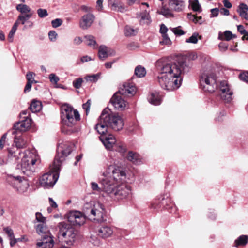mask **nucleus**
Returning a JSON list of instances; mask_svg holds the SVG:
<instances>
[{
  "mask_svg": "<svg viewBox=\"0 0 248 248\" xmlns=\"http://www.w3.org/2000/svg\"><path fill=\"white\" fill-rule=\"evenodd\" d=\"M96 235H97L96 234L95 235L92 234L90 237V241L94 246H98L100 244V240Z\"/></svg>",
  "mask_w": 248,
  "mask_h": 248,
  "instance_id": "a18cd8bd",
  "label": "nucleus"
},
{
  "mask_svg": "<svg viewBox=\"0 0 248 248\" xmlns=\"http://www.w3.org/2000/svg\"><path fill=\"white\" fill-rule=\"evenodd\" d=\"M187 18L190 20L192 21L193 22L195 23H202V18L201 16L197 17L195 15L191 14V13H188L187 14Z\"/></svg>",
  "mask_w": 248,
  "mask_h": 248,
  "instance_id": "79ce46f5",
  "label": "nucleus"
},
{
  "mask_svg": "<svg viewBox=\"0 0 248 248\" xmlns=\"http://www.w3.org/2000/svg\"><path fill=\"white\" fill-rule=\"evenodd\" d=\"M235 37V35L232 34V32H219L218 35V39L222 40L229 41Z\"/></svg>",
  "mask_w": 248,
  "mask_h": 248,
  "instance_id": "7c9ffc66",
  "label": "nucleus"
},
{
  "mask_svg": "<svg viewBox=\"0 0 248 248\" xmlns=\"http://www.w3.org/2000/svg\"><path fill=\"white\" fill-rule=\"evenodd\" d=\"M96 9L101 11L103 10V0H97L96 1Z\"/></svg>",
  "mask_w": 248,
  "mask_h": 248,
  "instance_id": "052dcab7",
  "label": "nucleus"
},
{
  "mask_svg": "<svg viewBox=\"0 0 248 248\" xmlns=\"http://www.w3.org/2000/svg\"><path fill=\"white\" fill-rule=\"evenodd\" d=\"M219 89L220 91V95L222 100L225 102H230L232 98L233 92L231 89L230 85L226 80L220 82Z\"/></svg>",
  "mask_w": 248,
  "mask_h": 248,
  "instance_id": "ddd939ff",
  "label": "nucleus"
},
{
  "mask_svg": "<svg viewBox=\"0 0 248 248\" xmlns=\"http://www.w3.org/2000/svg\"><path fill=\"white\" fill-rule=\"evenodd\" d=\"M59 237H62L64 241L71 245L75 241L77 232L75 229L67 224H62L60 227Z\"/></svg>",
  "mask_w": 248,
  "mask_h": 248,
  "instance_id": "9b49d317",
  "label": "nucleus"
},
{
  "mask_svg": "<svg viewBox=\"0 0 248 248\" xmlns=\"http://www.w3.org/2000/svg\"><path fill=\"white\" fill-rule=\"evenodd\" d=\"M160 14L167 17H170L172 16L171 11L168 9H163L160 12Z\"/></svg>",
  "mask_w": 248,
  "mask_h": 248,
  "instance_id": "864d4df0",
  "label": "nucleus"
},
{
  "mask_svg": "<svg viewBox=\"0 0 248 248\" xmlns=\"http://www.w3.org/2000/svg\"><path fill=\"white\" fill-rule=\"evenodd\" d=\"M35 229L37 233L41 235V237L45 236L46 234H51L46 223L38 224L36 226Z\"/></svg>",
  "mask_w": 248,
  "mask_h": 248,
  "instance_id": "393cba45",
  "label": "nucleus"
},
{
  "mask_svg": "<svg viewBox=\"0 0 248 248\" xmlns=\"http://www.w3.org/2000/svg\"><path fill=\"white\" fill-rule=\"evenodd\" d=\"M10 240V245L11 247H14L15 244L17 242V238H15V236L9 239Z\"/></svg>",
  "mask_w": 248,
  "mask_h": 248,
  "instance_id": "69168bd1",
  "label": "nucleus"
},
{
  "mask_svg": "<svg viewBox=\"0 0 248 248\" xmlns=\"http://www.w3.org/2000/svg\"><path fill=\"white\" fill-rule=\"evenodd\" d=\"M49 78L50 82L54 84H57L60 80L59 78L53 73L49 75Z\"/></svg>",
  "mask_w": 248,
  "mask_h": 248,
  "instance_id": "3c124183",
  "label": "nucleus"
},
{
  "mask_svg": "<svg viewBox=\"0 0 248 248\" xmlns=\"http://www.w3.org/2000/svg\"><path fill=\"white\" fill-rule=\"evenodd\" d=\"M67 219L73 225L81 226L85 222V215L78 211H71L67 215Z\"/></svg>",
  "mask_w": 248,
  "mask_h": 248,
  "instance_id": "4468645a",
  "label": "nucleus"
},
{
  "mask_svg": "<svg viewBox=\"0 0 248 248\" xmlns=\"http://www.w3.org/2000/svg\"><path fill=\"white\" fill-rule=\"evenodd\" d=\"M115 51L106 46L101 45L98 48V55L100 59L104 60L110 56H114Z\"/></svg>",
  "mask_w": 248,
  "mask_h": 248,
  "instance_id": "4be33fe9",
  "label": "nucleus"
},
{
  "mask_svg": "<svg viewBox=\"0 0 248 248\" xmlns=\"http://www.w3.org/2000/svg\"><path fill=\"white\" fill-rule=\"evenodd\" d=\"M239 78L241 80L245 82H248V72L244 71L241 73L239 75Z\"/></svg>",
  "mask_w": 248,
  "mask_h": 248,
  "instance_id": "de8ad7c7",
  "label": "nucleus"
},
{
  "mask_svg": "<svg viewBox=\"0 0 248 248\" xmlns=\"http://www.w3.org/2000/svg\"><path fill=\"white\" fill-rule=\"evenodd\" d=\"M35 74L32 72H29L26 74V78L28 82L36 83L37 81L34 80Z\"/></svg>",
  "mask_w": 248,
  "mask_h": 248,
  "instance_id": "37998d69",
  "label": "nucleus"
},
{
  "mask_svg": "<svg viewBox=\"0 0 248 248\" xmlns=\"http://www.w3.org/2000/svg\"><path fill=\"white\" fill-rule=\"evenodd\" d=\"M83 80L81 78H78L74 80L73 82V86L76 89H79L81 87Z\"/></svg>",
  "mask_w": 248,
  "mask_h": 248,
  "instance_id": "8fccbe9b",
  "label": "nucleus"
},
{
  "mask_svg": "<svg viewBox=\"0 0 248 248\" xmlns=\"http://www.w3.org/2000/svg\"><path fill=\"white\" fill-rule=\"evenodd\" d=\"M37 13L38 14V16L40 18H44L46 17L48 14L47 11L45 9L39 8L37 10Z\"/></svg>",
  "mask_w": 248,
  "mask_h": 248,
  "instance_id": "c03bdc74",
  "label": "nucleus"
},
{
  "mask_svg": "<svg viewBox=\"0 0 248 248\" xmlns=\"http://www.w3.org/2000/svg\"><path fill=\"white\" fill-rule=\"evenodd\" d=\"M48 35L51 41H56L58 37V34L56 32H49Z\"/></svg>",
  "mask_w": 248,
  "mask_h": 248,
  "instance_id": "5fc2aeb1",
  "label": "nucleus"
},
{
  "mask_svg": "<svg viewBox=\"0 0 248 248\" xmlns=\"http://www.w3.org/2000/svg\"><path fill=\"white\" fill-rule=\"evenodd\" d=\"M16 10L19 11L22 14H33V11L31 10V9L27 5L19 4L17 5L16 6Z\"/></svg>",
  "mask_w": 248,
  "mask_h": 248,
  "instance_id": "c756f323",
  "label": "nucleus"
},
{
  "mask_svg": "<svg viewBox=\"0 0 248 248\" xmlns=\"http://www.w3.org/2000/svg\"><path fill=\"white\" fill-rule=\"evenodd\" d=\"M91 60H92V58L88 55L84 56L80 58V61L82 63L88 62Z\"/></svg>",
  "mask_w": 248,
  "mask_h": 248,
  "instance_id": "0e129e2a",
  "label": "nucleus"
},
{
  "mask_svg": "<svg viewBox=\"0 0 248 248\" xmlns=\"http://www.w3.org/2000/svg\"><path fill=\"white\" fill-rule=\"evenodd\" d=\"M95 19L94 16L92 14L84 15L80 21V27L82 30H87L91 26Z\"/></svg>",
  "mask_w": 248,
  "mask_h": 248,
  "instance_id": "412c9836",
  "label": "nucleus"
},
{
  "mask_svg": "<svg viewBox=\"0 0 248 248\" xmlns=\"http://www.w3.org/2000/svg\"><path fill=\"white\" fill-rule=\"evenodd\" d=\"M23 119L14 125L15 130L13 131V134H15L18 131H25L31 125V120L28 118V116L23 117Z\"/></svg>",
  "mask_w": 248,
  "mask_h": 248,
  "instance_id": "f3484780",
  "label": "nucleus"
},
{
  "mask_svg": "<svg viewBox=\"0 0 248 248\" xmlns=\"http://www.w3.org/2000/svg\"><path fill=\"white\" fill-rule=\"evenodd\" d=\"M56 170L53 163L50 166V171L43 174L39 179V184L42 187L48 188L53 187L59 178V171Z\"/></svg>",
  "mask_w": 248,
  "mask_h": 248,
  "instance_id": "1a4fd4ad",
  "label": "nucleus"
},
{
  "mask_svg": "<svg viewBox=\"0 0 248 248\" xmlns=\"http://www.w3.org/2000/svg\"><path fill=\"white\" fill-rule=\"evenodd\" d=\"M110 102L115 108L120 110L124 109L127 106V102L123 98L120 93H116L112 97Z\"/></svg>",
  "mask_w": 248,
  "mask_h": 248,
  "instance_id": "dca6fc26",
  "label": "nucleus"
},
{
  "mask_svg": "<svg viewBox=\"0 0 248 248\" xmlns=\"http://www.w3.org/2000/svg\"><path fill=\"white\" fill-rule=\"evenodd\" d=\"M189 64L182 60L177 62H165L159 69L158 82L164 90L173 91L177 89L181 85L182 81L180 75L186 73L190 69Z\"/></svg>",
  "mask_w": 248,
  "mask_h": 248,
  "instance_id": "f03ea898",
  "label": "nucleus"
},
{
  "mask_svg": "<svg viewBox=\"0 0 248 248\" xmlns=\"http://www.w3.org/2000/svg\"><path fill=\"white\" fill-rule=\"evenodd\" d=\"M35 216L36 219L38 222H40V223H46V219L45 217L42 216L41 213H36Z\"/></svg>",
  "mask_w": 248,
  "mask_h": 248,
  "instance_id": "49530a36",
  "label": "nucleus"
},
{
  "mask_svg": "<svg viewBox=\"0 0 248 248\" xmlns=\"http://www.w3.org/2000/svg\"><path fill=\"white\" fill-rule=\"evenodd\" d=\"M6 180L19 194L27 192L30 186L28 180L19 176H14L12 175H9Z\"/></svg>",
  "mask_w": 248,
  "mask_h": 248,
  "instance_id": "6e6552de",
  "label": "nucleus"
},
{
  "mask_svg": "<svg viewBox=\"0 0 248 248\" xmlns=\"http://www.w3.org/2000/svg\"><path fill=\"white\" fill-rule=\"evenodd\" d=\"M103 119L108 122L109 127L115 131H120L123 127V120L118 114L109 113L106 110V116Z\"/></svg>",
  "mask_w": 248,
  "mask_h": 248,
  "instance_id": "f8f14e48",
  "label": "nucleus"
},
{
  "mask_svg": "<svg viewBox=\"0 0 248 248\" xmlns=\"http://www.w3.org/2000/svg\"><path fill=\"white\" fill-rule=\"evenodd\" d=\"M113 231L111 227L108 225H103L97 228L95 233L100 238H107L111 236Z\"/></svg>",
  "mask_w": 248,
  "mask_h": 248,
  "instance_id": "6ab92c4d",
  "label": "nucleus"
},
{
  "mask_svg": "<svg viewBox=\"0 0 248 248\" xmlns=\"http://www.w3.org/2000/svg\"><path fill=\"white\" fill-rule=\"evenodd\" d=\"M199 81L201 88L205 92L213 93L217 89V76L213 71L202 72Z\"/></svg>",
  "mask_w": 248,
  "mask_h": 248,
  "instance_id": "39448f33",
  "label": "nucleus"
},
{
  "mask_svg": "<svg viewBox=\"0 0 248 248\" xmlns=\"http://www.w3.org/2000/svg\"><path fill=\"white\" fill-rule=\"evenodd\" d=\"M170 7L175 11H180L184 7V2L180 0H169Z\"/></svg>",
  "mask_w": 248,
  "mask_h": 248,
  "instance_id": "5701e85b",
  "label": "nucleus"
},
{
  "mask_svg": "<svg viewBox=\"0 0 248 248\" xmlns=\"http://www.w3.org/2000/svg\"><path fill=\"white\" fill-rule=\"evenodd\" d=\"M105 116H106V109H104L102 111L99 119L98 122L95 126V129L100 135L105 134L107 132L108 127H109L108 124V122H106V121L103 119Z\"/></svg>",
  "mask_w": 248,
  "mask_h": 248,
  "instance_id": "a211bd4d",
  "label": "nucleus"
},
{
  "mask_svg": "<svg viewBox=\"0 0 248 248\" xmlns=\"http://www.w3.org/2000/svg\"><path fill=\"white\" fill-rule=\"evenodd\" d=\"M30 110L33 113L39 111L42 108V104L39 101L33 100L30 105Z\"/></svg>",
  "mask_w": 248,
  "mask_h": 248,
  "instance_id": "2f4dec72",
  "label": "nucleus"
},
{
  "mask_svg": "<svg viewBox=\"0 0 248 248\" xmlns=\"http://www.w3.org/2000/svg\"><path fill=\"white\" fill-rule=\"evenodd\" d=\"M100 140L108 150H114L120 153H124L125 152L126 149L125 146L121 142L117 141L112 135L100 138Z\"/></svg>",
  "mask_w": 248,
  "mask_h": 248,
  "instance_id": "9d476101",
  "label": "nucleus"
},
{
  "mask_svg": "<svg viewBox=\"0 0 248 248\" xmlns=\"http://www.w3.org/2000/svg\"><path fill=\"white\" fill-rule=\"evenodd\" d=\"M248 10V6L244 3H241L239 6L237 12L241 16L245 18V17H246L247 16V12Z\"/></svg>",
  "mask_w": 248,
  "mask_h": 248,
  "instance_id": "e433bc0d",
  "label": "nucleus"
},
{
  "mask_svg": "<svg viewBox=\"0 0 248 248\" xmlns=\"http://www.w3.org/2000/svg\"><path fill=\"white\" fill-rule=\"evenodd\" d=\"M85 42L86 44L93 48H96V42L93 36L91 35H86L85 36Z\"/></svg>",
  "mask_w": 248,
  "mask_h": 248,
  "instance_id": "f704fd0d",
  "label": "nucleus"
},
{
  "mask_svg": "<svg viewBox=\"0 0 248 248\" xmlns=\"http://www.w3.org/2000/svg\"><path fill=\"white\" fill-rule=\"evenodd\" d=\"M32 84L33 83H32L27 82V84L26 85L24 89V92L26 93L29 92L31 89Z\"/></svg>",
  "mask_w": 248,
  "mask_h": 248,
  "instance_id": "774afa93",
  "label": "nucleus"
},
{
  "mask_svg": "<svg viewBox=\"0 0 248 248\" xmlns=\"http://www.w3.org/2000/svg\"><path fill=\"white\" fill-rule=\"evenodd\" d=\"M108 5L111 6V8L113 10H118L121 11L124 9V6L122 3L116 0H108Z\"/></svg>",
  "mask_w": 248,
  "mask_h": 248,
  "instance_id": "cd10ccee",
  "label": "nucleus"
},
{
  "mask_svg": "<svg viewBox=\"0 0 248 248\" xmlns=\"http://www.w3.org/2000/svg\"><path fill=\"white\" fill-rule=\"evenodd\" d=\"M14 142L16 145V148L19 149L25 147L27 143L26 140L22 137L20 136H16Z\"/></svg>",
  "mask_w": 248,
  "mask_h": 248,
  "instance_id": "c85d7f7f",
  "label": "nucleus"
},
{
  "mask_svg": "<svg viewBox=\"0 0 248 248\" xmlns=\"http://www.w3.org/2000/svg\"><path fill=\"white\" fill-rule=\"evenodd\" d=\"M48 200H49V203L52 208H56L57 207L58 205H57V203L53 200V199L52 198H49Z\"/></svg>",
  "mask_w": 248,
  "mask_h": 248,
  "instance_id": "338daca9",
  "label": "nucleus"
},
{
  "mask_svg": "<svg viewBox=\"0 0 248 248\" xmlns=\"http://www.w3.org/2000/svg\"><path fill=\"white\" fill-rule=\"evenodd\" d=\"M3 230L7 234L9 239L14 236L13 231L10 227L4 228Z\"/></svg>",
  "mask_w": 248,
  "mask_h": 248,
  "instance_id": "603ef678",
  "label": "nucleus"
},
{
  "mask_svg": "<svg viewBox=\"0 0 248 248\" xmlns=\"http://www.w3.org/2000/svg\"><path fill=\"white\" fill-rule=\"evenodd\" d=\"M199 39H201V36L199 35L197 32L194 33L189 38L186 39V42L187 43L196 44Z\"/></svg>",
  "mask_w": 248,
  "mask_h": 248,
  "instance_id": "4c0bfd02",
  "label": "nucleus"
},
{
  "mask_svg": "<svg viewBox=\"0 0 248 248\" xmlns=\"http://www.w3.org/2000/svg\"><path fill=\"white\" fill-rule=\"evenodd\" d=\"M85 212L91 219L98 222L104 221L105 210L104 205L99 202H93L90 205L87 204L85 206Z\"/></svg>",
  "mask_w": 248,
  "mask_h": 248,
  "instance_id": "0eeeda50",
  "label": "nucleus"
},
{
  "mask_svg": "<svg viewBox=\"0 0 248 248\" xmlns=\"http://www.w3.org/2000/svg\"><path fill=\"white\" fill-rule=\"evenodd\" d=\"M63 22V21L61 18H56L51 21V25L53 28H57L60 26Z\"/></svg>",
  "mask_w": 248,
  "mask_h": 248,
  "instance_id": "09e8293b",
  "label": "nucleus"
},
{
  "mask_svg": "<svg viewBox=\"0 0 248 248\" xmlns=\"http://www.w3.org/2000/svg\"><path fill=\"white\" fill-rule=\"evenodd\" d=\"M21 170L23 174L30 176L35 171V164L39 157L35 150H26L22 153L19 149L13 147L9 150L8 158L16 161L21 156Z\"/></svg>",
  "mask_w": 248,
  "mask_h": 248,
  "instance_id": "7ed1b4c3",
  "label": "nucleus"
},
{
  "mask_svg": "<svg viewBox=\"0 0 248 248\" xmlns=\"http://www.w3.org/2000/svg\"><path fill=\"white\" fill-rule=\"evenodd\" d=\"M248 241V236L242 235L239 236L234 242V246L238 247L239 246H245Z\"/></svg>",
  "mask_w": 248,
  "mask_h": 248,
  "instance_id": "473e14b6",
  "label": "nucleus"
},
{
  "mask_svg": "<svg viewBox=\"0 0 248 248\" xmlns=\"http://www.w3.org/2000/svg\"><path fill=\"white\" fill-rule=\"evenodd\" d=\"M148 100L150 103L154 105H158L161 102V96L159 93L154 92L151 93L148 97Z\"/></svg>",
  "mask_w": 248,
  "mask_h": 248,
  "instance_id": "b1692460",
  "label": "nucleus"
},
{
  "mask_svg": "<svg viewBox=\"0 0 248 248\" xmlns=\"http://www.w3.org/2000/svg\"><path fill=\"white\" fill-rule=\"evenodd\" d=\"M90 105H91V100H88L86 103H84L82 105L83 108L85 110L87 115L89 111Z\"/></svg>",
  "mask_w": 248,
  "mask_h": 248,
  "instance_id": "6e6d98bb",
  "label": "nucleus"
},
{
  "mask_svg": "<svg viewBox=\"0 0 248 248\" xmlns=\"http://www.w3.org/2000/svg\"><path fill=\"white\" fill-rule=\"evenodd\" d=\"M91 187L93 191L97 192L100 191V188L98 186V184L95 182L91 183Z\"/></svg>",
  "mask_w": 248,
  "mask_h": 248,
  "instance_id": "680f3d73",
  "label": "nucleus"
},
{
  "mask_svg": "<svg viewBox=\"0 0 248 248\" xmlns=\"http://www.w3.org/2000/svg\"><path fill=\"white\" fill-rule=\"evenodd\" d=\"M100 74L97 73L96 74H93L91 75H88L85 77V78L87 81H90L92 82H96L98 79L100 78Z\"/></svg>",
  "mask_w": 248,
  "mask_h": 248,
  "instance_id": "ea45409f",
  "label": "nucleus"
},
{
  "mask_svg": "<svg viewBox=\"0 0 248 248\" xmlns=\"http://www.w3.org/2000/svg\"><path fill=\"white\" fill-rule=\"evenodd\" d=\"M134 74L138 78H142L145 76L146 71L144 67L138 65L135 69Z\"/></svg>",
  "mask_w": 248,
  "mask_h": 248,
  "instance_id": "72a5a7b5",
  "label": "nucleus"
},
{
  "mask_svg": "<svg viewBox=\"0 0 248 248\" xmlns=\"http://www.w3.org/2000/svg\"><path fill=\"white\" fill-rule=\"evenodd\" d=\"M126 157L129 161L137 165L140 164L141 162L140 155L133 152H129Z\"/></svg>",
  "mask_w": 248,
  "mask_h": 248,
  "instance_id": "a878e982",
  "label": "nucleus"
},
{
  "mask_svg": "<svg viewBox=\"0 0 248 248\" xmlns=\"http://www.w3.org/2000/svg\"><path fill=\"white\" fill-rule=\"evenodd\" d=\"M6 136L7 134H4L2 135V136L1 137V139L0 140V148L2 149L4 146L5 140L6 139Z\"/></svg>",
  "mask_w": 248,
  "mask_h": 248,
  "instance_id": "bf43d9fd",
  "label": "nucleus"
},
{
  "mask_svg": "<svg viewBox=\"0 0 248 248\" xmlns=\"http://www.w3.org/2000/svg\"><path fill=\"white\" fill-rule=\"evenodd\" d=\"M73 145L69 142H65L59 143L57 148V154L53 161V165L55 170L61 169L62 161L72 151Z\"/></svg>",
  "mask_w": 248,
  "mask_h": 248,
  "instance_id": "423d86ee",
  "label": "nucleus"
},
{
  "mask_svg": "<svg viewBox=\"0 0 248 248\" xmlns=\"http://www.w3.org/2000/svg\"><path fill=\"white\" fill-rule=\"evenodd\" d=\"M160 32L162 37V40L160 42V44L167 45H170L171 42L168 34H167V32Z\"/></svg>",
  "mask_w": 248,
  "mask_h": 248,
  "instance_id": "58836bf2",
  "label": "nucleus"
},
{
  "mask_svg": "<svg viewBox=\"0 0 248 248\" xmlns=\"http://www.w3.org/2000/svg\"><path fill=\"white\" fill-rule=\"evenodd\" d=\"M189 3L193 11L199 13L202 12V8L198 0H189Z\"/></svg>",
  "mask_w": 248,
  "mask_h": 248,
  "instance_id": "c9c22d12",
  "label": "nucleus"
},
{
  "mask_svg": "<svg viewBox=\"0 0 248 248\" xmlns=\"http://www.w3.org/2000/svg\"><path fill=\"white\" fill-rule=\"evenodd\" d=\"M219 9L217 8L212 9L211 10V14L210 17H217L219 14Z\"/></svg>",
  "mask_w": 248,
  "mask_h": 248,
  "instance_id": "4d7b16f0",
  "label": "nucleus"
},
{
  "mask_svg": "<svg viewBox=\"0 0 248 248\" xmlns=\"http://www.w3.org/2000/svg\"><path fill=\"white\" fill-rule=\"evenodd\" d=\"M117 93L124 97H130L136 93V88L132 83L125 82L122 85Z\"/></svg>",
  "mask_w": 248,
  "mask_h": 248,
  "instance_id": "2eb2a0df",
  "label": "nucleus"
},
{
  "mask_svg": "<svg viewBox=\"0 0 248 248\" xmlns=\"http://www.w3.org/2000/svg\"><path fill=\"white\" fill-rule=\"evenodd\" d=\"M218 47L220 51L222 52L226 51L228 48L227 45L226 43L223 42H221L219 44Z\"/></svg>",
  "mask_w": 248,
  "mask_h": 248,
  "instance_id": "13d9d810",
  "label": "nucleus"
},
{
  "mask_svg": "<svg viewBox=\"0 0 248 248\" xmlns=\"http://www.w3.org/2000/svg\"><path fill=\"white\" fill-rule=\"evenodd\" d=\"M62 132L68 134L78 121L80 120V115L77 110L67 105H64L61 108Z\"/></svg>",
  "mask_w": 248,
  "mask_h": 248,
  "instance_id": "20e7f679",
  "label": "nucleus"
},
{
  "mask_svg": "<svg viewBox=\"0 0 248 248\" xmlns=\"http://www.w3.org/2000/svg\"><path fill=\"white\" fill-rule=\"evenodd\" d=\"M151 22V17L149 12L144 11L140 14V24L141 25H148Z\"/></svg>",
  "mask_w": 248,
  "mask_h": 248,
  "instance_id": "bb28decb",
  "label": "nucleus"
},
{
  "mask_svg": "<svg viewBox=\"0 0 248 248\" xmlns=\"http://www.w3.org/2000/svg\"><path fill=\"white\" fill-rule=\"evenodd\" d=\"M127 179L125 170L115 162L103 172L100 182L105 192L119 200L126 198L131 194V187L126 184Z\"/></svg>",
  "mask_w": 248,
  "mask_h": 248,
  "instance_id": "f257e3e1",
  "label": "nucleus"
},
{
  "mask_svg": "<svg viewBox=\"0 0 248 248\" xmlns=\"http://www.w3.org/2000/svg\"><path fill=\"white\" fill-rule=\"evenodd\" d=\"M54 245V237L51 234L43 236L42 237L41 241L37 243L38 248H53Z\"/></svg>",
  "mask_w": 248,
  "mask_h": 248,
  "instance_id": "aec40b11",
  "label": "nucleus"
},
{
  "mask_svg": "<svg viewBox=\"0 0 248 248\" xmlns=\"http://www.w3.org/2000/svg\"><path fill=\"white\" fill-rule=\"evenodd\" d=\"M32 16V13L19 15L18 16L17 21L19 23H21L22 24H24L27 20Z\"/></svg>",
  "mask_w": 248,
  "mask_h": 248,
  "instance_id": "a19ab883",
  "label": "nucleus"
},
{
  "mask_svg": "<svg viewBox=\"0 0 248 248\" xmlns=\"http://www.w3.org/2000/svg\"><path fill=\"white\" fill-rule=\"evenodd\" d=\"M197 57V54L195 52H191L187 55V58L189 60H195Z\"/></svg>",
  "mask_w": 248,
  "mask_h": 248,
  "instance_id": "e2e57ef3",
  "label": "nucleus"
}]
</instances>
